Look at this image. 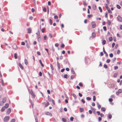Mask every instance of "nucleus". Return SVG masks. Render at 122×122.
Returning a JSON list of instances; mask_svg holds the SVG:
<instances>
[{
  "label": "nucleus",
  "mask_w": 122,
  "mask_h": 122,
  "mask_svg": "<svg viewBox=\"0 0 122 122\" xmlns=\"http://www.w3.org/2000/svg\"><path fill=\"white\" fill-rule=\"evenodd\" d=\"M98 8L99 10H100V11L101 12H102V9L100 7H98Z\"/></svg>",
  "instance_id": "72a5a7b5"
},
{
  "label": "nucleus",
  "mask_w": 122,
  "mask_h": 122,
  "mask_svg": "<svg viewBox=\"0 0 122 122\" xmlns=\"http://www.w3.org/2000/svg\"><path fill=\"white\" fill-rule=\"evenodd\" d=\"M114 69L115 70H116L117 69H118V67L117 66H114Z\"/></svg>",
  "instance_id": "8fccbe9b"
},
{
  "label": "nucleus",
  "mask_w": 122,
  "mask_h": 122,
  "mask_svg": "<svg viewBox=\"0 0 122 122\" xmlns=\"http://www.w3.org/2000/svg\"><path fill=\"white\" fill-rule=\"evenodd\" d=\"M39 63H40L41 64V66H42L43 67H44V65L42 63V62H41V60H39Z\"/></svg>",
  "instance_id": "f3484780"
},
{
  "label": "nucleus",
  "mask_w": 122,
  "mask_h": 122,
  "mask_svg": "<svg viewBox=\"0 0 122 122\" xmlns=\"http://www.w3.org/2000/svg\"><path fill=\"white\" fill-rule=\"evenodd\" d=\"M11 112V110L10 108H9L7 110L6 113L8 115L10 114Z\"/></svg>",
  "instance_id": "39448f33"
},
{
  "label": "nucleus",
  "mask_w": 122,
  "mask_h": 122,
  "mask_svg": "<svg viewBox=\"0 0 122 122\" xmlns=\"http://www.w3.org/2000/svg\"><path fill=\"white\" fill-rule=\"evenodd\" d=\"M6 101V98L5 97H4L3 99L2 102L3 103L5 102Z\"/></svg>",
  "instance_id": "ddd939ff"
},
{
  "label": "nucleus",
  "mask_w": 122,
  "mask_h": 122,
  "mask_svg": "<svg viewBox=\"0 0 122 122\" xmlns=\"http://www.w3.org/2000/svg\"><path fill=\"white\" fill-rule=\"evenodd\" d=\"M92 25L93 28H94L96 26V24L95 22L94 21H92Z\"/></svg>",
  "instance_id": "7ed1b4c3"
},
{
  "label": "nucleus",
  "mask_w": 122,
  "mask_h": 122,
  "mask_svg": "<svg viewBox=\"0 0 122 122\" xmlns=\"http://www.w3.org/2000/svg\"><path fill=\"white\" fill-rule=\"evenodd\" d=\"M67 74H65V75H64V77L65 78L67 79Z\"/></svg>",
  "instance_id": "864d4df0"
},
{
  "label": "nucleus",
  "mask_w": 122,
  "mask_h": 122,
  "mask_svg": "<svg viewBox=\"0 0 122 122\" xmlns=\"http://www.w3.org/2000/svg\"><path fill=\"white\" fill-rule=\"evenodd\" d=\"M49 23L50 25H52V22L51 20L50 19L49 20Z\"/></svg>",
  "instance_id": "cd10ccee"
},
{
  "label": "nucleus",
  "mask_w": 122,
  "mask_h": 122,
  "mask_svg": "<svg viewBox=\"0 0 122 122\" xmlns=\"http://www.w3.org/2000/svg\"><path fill=\"white\" fill-rule=\"evenodd\" d=\"M63 62L64 63V64H66L67 63L68 64H69V62L68 61V60L66 59L64 60H63Z\"/></svg>",
  "instance_id": "20e7f679"
},
{
  "label": "nucleus",
  "mask_w": 122,
  "mask_h": 122,
  "mask_svg": "<svg viewBox=\"0 0 122 122\" xmlns=\"http://www.w3.org/2000/svg\"><path fill=\"white\" fill-rule=\"evenodd\" d=\"M45 114L46 115H49L50 116H52V114H51L48 112H45Z\"/></svg>",
  "instance_id": "423d86ee"
},
{
  "label": "nucleus",
  "mask_w": 122,
  "mask_h": 122,
  "mask_svg": "<svg viewBox=\"0 0 122 122\" xmlns=\"http://www.w3.org/2000/svg\"><path fill=\"white\" fill-rule=\"evenodd\" d=\"M86 99L90 101L91 99V98L89 97H87L86 98Z\"/></svg>",
  "instance_id": "ea45409f"
},
{
  "label": "nucleus",
  "mask_w": 122,
  "mask_h": 122,
  "mask_svg": "<svg viewBox=\"0 0 122 122\" xmlns=\"http://www.w3.org/2000/svg\"><path fill=\"white\" fill-rule=\"evenodd\" d=\"M35 117L36 122H38L36 116H35Z\"/></svg>",
  "instance_id": "79ce46f5"
},
{
  "label": "nucleus",
  "mask_w": 122,
  "mask_h": 122,
  "mask_svg": "<svg viewBox=\"0 0 122 122\" xmlns=\"http://www.w3.org/2000/svg\"><path fill=\"white\" fill-rule=\"evenodd\" d=\"M113 99L112 98H109V102H112L113 101Z\"/></svg>",
  "instance_id": "13d9d810"
},
{
  "label": "nucleus",
  "mask_w": 122,
  "mask_h": 122,
  "mask_svg": "<svg viewBox=\"0 0 122 122\" xmlns=\"http://www.w3.org/2000/svg\"><path fill=\"white\" fill-rule=\"evenodd\" d=\"M57 66H58L59 69L60 67V65L59 63L58 62V61H57Z\"/></svg>",
  "instance_id": "2f4dec72"
},
{
  "label": "nucleus",
  "mask_w": 122,
  "mask_h": 122,
  "mask_svg": "<svg viewBox=\"0 0 122 122\" xmlns=\"http://www.w3.org/2000/svg\"><path fill=\"white\" fill-rule=\"evenodd\" d=\"M109 56L111 57H112L113 56V55L112 53H111L109 55Z\"/></svg>",
  "instance_id": "c03bdc74"
},
{
  "label": "nucleus",
  "mask_w": 122,
  "mask_h": 122,
  "mask_svg": "<svg viewBox=\"0 0 122 122\" xmlns=\"http://www.w3.org/2000/svg\"><path fill=\"white\" fill-rule=\"evenodd\" d=\"M81 101L84 104L85 103V101L83 99H82L81 100Z\"/></svg>",
  "instance_id": "3c124183"
},
{
  "label": "nucleus",
  "mask_w": 122,
  "mask_h": 122,
  "mask_svg": "<svg viewBox=\"0 0 122 122\" xmlns=\"http://www.w3.org/2000/svg\"><path fill=\"white\" fill-rule=\"evenodd\" d=\"M92 37H94L96 36V34L95 33L93 32L92 34Z\"/></svg>",
  "instance_id": "4be33fe9"
},
{
  "label": "nucleus",
  "mask_w": 122,
  "mask_h": 122,
  "mask_svg": "<svg viewBox=\"0 0 122 122\" xmlns=\"http://www.w3.org/2000/svg\"><path fill=\"white\" fill-rule=\"evenodd\" d=\"M103 28L104 31H106L107 30L106 27L105 26H104L103 27Z\"/></svg>",
  "instance_id": "a18cd8bd"
},
{
  "label": "nucleus",
  "mask_w": 122,
  "mask_h": 122,
  "mask_svg": "<svg viewBox=\"0 0 122 122\" xmlns=\"http://www.w3.org/2000/svg\"><path fill=\"white\" fill-rule=\"evenodd\" d=\"M49 104V103L48 102H47L46 104L45 105V107H47Z\"/></svg>",
  "instance_id": "bb28decb"
},
{
  "label": "nucleus",
  "mask_w": 122,
  "mask_h": 122,
  "mask_svg": "<svg viewBox=\"0 0 122 122\" xmlns=\"http://www.w3.org/2000/svg\"><path fill=\"white\" fill-rule=\"evenodd\" d=\"M112 37H110L109 38V40L110 41H111L112 40Z\"/></svg>",
  "instance_id": "c9c22d12"
},
{
  "label": "nucleus",
  "mask_w": 122,
  "mask_h": 122,
  "mask_svg": "<svg viewBox=\"0 0 122 122\" xmlns=\"http://www.w3.org/2000/svg\"><path fill=\"white\" fill-rule=\"evenodd\" d=\"M79 85L80 86L82 87L83 86V84L81 83H80Z\"/></svg>",
  "instance_id": "69168bd1"
},
{
  "label": "nucleus",
  "mask_w": 122,
  "mask_h": 122,
  "mask_svg": "<svg viewBox=\"0 0 122 122\" xmlns=\"http://www.w3.org/2000/svg\"><path fill=\"white\" fill-rule=\"evenodd\" d=\"M75 76L74 75H72L71 76V79H72Z\"/></svg>",
  "instance_id": "bf43d9fd"
},
{
  "label": "nucleus",
  "mask_w": 122,
  "mask_h": 122,
  "mask_svg": "<svg viewBox=\"0 0 122 122\" xmlns=\"http://www.w3.org/2000/svg\"><path fill=\"white\" fill-rule=\"evenodd\" d=\"M27 30L28 31V33L30 34L31 32V30L30 28H28L27 29Z\"/></svg>",
  "instance_id": "9b49d317"
},
{
  "label": "nucleus",
  "mask_w": 122,
  "mask_h": 122,
  "mask_svg": "<svg viewBox=\"0 0 122 122\" xmlns=\"http://www.w3.org/2000/svg\"><path fill=\"white\" fill-rule=\"evenodd\" d=\"M10 118V117L9 116L5 117L4 119V121L5 122H7Z\"/></svg>",
  "instance_id": "f257e3e1"
},
{
  "label": "nucleus",
  "mask_w": 122,
  "mask_h": 122,
  "mask_svg": "<svg viewBox=\"0 0 122 122\" xmlns=\"http://www.w3.org/2000/svg\"><path fill=\"white\" fill-rule=\"evenodd\" d=\"M15 120L14 119H12L10 122H15Z\"/></svg>",
  "instance_id": "774afa93"
},
{
  "label": "nucleus",
  "mask_w": 122,
  "mask_h": 122,
  "mask_svg": "<svg viewBox=\"0 0 122 122\" xmlns=\"http://www.w3.org/2000/svg\"><path fill=\"white\" fill-rule=\"evenodd\" d=\"M103 51L104 53L105 54H106V55H105L106 56V57H107L108 56V55L107 53L106 52V51H105L104 47H103Z\"/></svg>",
  "instance_id": "0eeeda50"
},
{
  "label": "nucleus",
  "mask_w": 122,
  "mask_h": 122,
  "mask_svg": "<svg viewBox=\"0 0 122 122\" xmlns=\"http://www.w3.org/2000/svg\"><path fill=\"white\" fill-rule=\"evenodd\" d=\"M117 20L119 21L122 22V17L118 15L117 17Z\"/></svg>",
  "instance_id": "f03ea898"
},
{
  "label": "nucleus",
  "mask_w": 122,
  "mask_h": 122,
  "mask_svg": "<svg viewBox=\"0 0 122 122\" xmlns=\"http://www.w3.org/2000/svg\"><path fill=\"white\" fill-rule=\"evenodd\" d=\"M97 107L99 109H100L101 107V105H100L98 102H97Z\"/></svg>",
  "instance_id": "9d476101"
},
{
  "label": "nucleus",
  "mask_w": 122,
  "mask_h": 122,
  "mask_svg": "<svg viewBox=\"0 0 122 122\" xmlns=\"http://www.w3.org/2000/svg\"><path fill=\"white\" fill-rule=\"evenodd\" d=\"M14 57L15 59H17V54L16 53H15L14 54Z\"/></svg>",
  "instance_id": "c756f323"
},
{
  "label": "nucleus",
  "mask_w": 122,
  "mask_h": 122,
  "mask_svg": "<svg viewBox=\"0 0 122 122\" xmlns=\"http://www.w3.org/2000/svg\"><path fill=\"white\" fill-rule=\"evenodd\" d=\"M73 119L74 118L72 117H71L70 118V120L71 121H73Z\"/></svg>",
  "instance_id": "680f3d73"
},
{
  "label": "nucleus",
  "mask_w": 122,
  "mask_h": 122,
  "mask_svg": "<svg viewBox=\"0 0 122 122\" xmlns=\"http://www.w3.org/2000/svg\"><path fill=\"white\" fill-rule=\"evenodd\" d=\"M61 46L62 48H64L65 47L64 45L63 44H62L61 45Z\"/></svg>",
  "instance_id": "6e6d98bb"
},
{
  "label": "nucleus",
  "mask_w": 122,
  "mask_h": 122,
  "mask_svg": "<svg viewBox=\"0 0 122 122\" xmlns=\"http://www.w3.org/2000/svg\"><path fill=\"white\" fill-rule=\"evenodd\" d=\"M48 100L49 102H51L52 101V99H51L49 96H48Z\"/></svg>",
  "instance_id": "393cba45"
},
{
  "label": "nucleus",
  "mask_w": 122,
  "mask_h": 122,
  "mask_svg": "<svg viewBox=\"0 0 122 122\" xmlns=\"http://www.w3.org/2000/svg\"><path fill=\"white\" fill-rule=\"evenodd\" d=\"M112 117V115L111 114H109L108 116V117L109 119H111Z\"/></svg>",
  "instance_id": "412c9836"
},
{
  "label": "nucleus",
  "mask_w": 122,
  "mask_h": 122,
  "mask_svg": "<svg viewBox=\"0 0 122 122\" xmlns=\"http://www.w3.org/2000/svg\"><path fill=\"white\" fill-rule=\"evenodd\" d=\"M102 118L101 117H99L98 118V121L100 122L102 120Z\"/></svg>",
  "instance_id": "338daca9"
},
{
  "label": "nucleus",
  "mask_w": 122,
  "mask_h": 122,
  "mask_svg": "<svg viewBox=\"0 0 122 122\" xmlns=\"http://www.w3.org/2000/svg\"><path fill=\"white\" fill-rule=\"evenodd\" d=\"M5 110V108L4 107H2L1 109V111L2 112H3Z\"/></svg>",
  "instance_id": "473e14b6"
},
{
  "label": "nucleus",
  "mask_w": 122,
  "mask_h": 122,
  "mask_svg": "<svg viewBox=\"0 0 122 122\" xmlns=\"http://www.w3.org/2000/svg\"><path fill=\"white\" fill-rule=\"evenodd\" d=\"M0 80L1 81V83L2 84V86H4V83L3 81V79H0Z\"/></svg>",
  "instance_id": "5701e85b"
},
{
  "label": "nucleus",
  "mask_w": 122,
  "mask_h": 122,
  "mask_svg": "<svg viewBox=\"0 0 122 122\" xmlns=\"http://www.w3.org/2000/svg\"><path fill=\"white\" fill-rule=\"evenodd\" d=\"M9 106V104L8 103H6L5 104L4 106V107L5 108H7Z\"/></svg>",
  "instance_id": "dca6fc26"
},
{
  "label": "nucleus",
  "mask_w": 122,
  "mask_h": 122,
  "mask_svg": "<svg viewBox=\"0 0 122 122\" xmlns=\"http://www.w3.org/2000/svg\"><path fill=\"white\" fill-rule=\"evenodd\" d=\"M45 31V29L44 28H43L41 30V31L42 33L44 32Z\"/></svg>",
  "instance_id": "e2e57ef3"
},
{
  "label": "nucleus",
  "mask_w": 122,
  "mask_h": 122,
  "mask_svg": "<svg viewBox=\"0 0 122 122\" xmlns=\"http://www.w3.org/2000/svg\"><path fill=\"white\" fill-rule=\"evenodd\" d=\"M43 10L44 11L46 12V8L45 7H43Z\"/></svg>",
  "instance_id": "e433bc0d"
},
{
  "label": "nucleus",
  "mask_w": 122,
  "mask_h": 122,
  "mask_svg": "<svg viewBox=\"0 0 122 122\" xmlns=\"http://www.w3.org/2000/svg\"><path fill=\"white\" fill-rule=\"evenodd\" d=\"M104 67L106 68H107L108 66L107 65L104 64Z\"/></svg>",
  "instance_id": "09e8293b"
},
{
  "label": "nucleus",
  "mask_w": 122,
  "mask_h": 122,
  "mask_svg": "<svg viewBox=\"0 0 122 122\" xmlns=\"http://www.w3.org/2000/svg\"><path fill=\"white\" fill-rule=\"evenodd\" d=\"M25 64L27 65L28 63L27 61V60L26 59H25Z\"/></svg>",
  "instance_id": "49530a36"
},
{
  "label": "nucleus",
  "mask_w": 122,
  "mask_h": 122,
  "mask_svg": "<svg viewBox=\"0 0 122 122\" xmlns=\"http://www.w3.org/2000/svg\"><path fill=\"white\" fill-rule=\"evenodd\" d=\"M118 92L120 93H121L122 92V90L121 89H119L118 90Z\"/></svg>",
  "instance_id": "5fc2aeb1"
},
{
  "label": "nucleus",
  "mask_w": 122,
  "mask_h": 122,
  "mask_svg": "<svg viewBox=\"0 0 122 122\" xmlns=\"http://www.w3.org/2000/svg\"><path fill=\"white\" fill-rule=\"evenodd\" d=\"M50 65L51 68L52 70H54V68H53V66L52 65V64H50Z\"/></svg>",
  "instance_id": "a878e982"
},
{
  "label": "nucleus",
  "mask_w": 122,
  "mask_h": 122,
  "mask_svg": "<svg viewBox=\"0 0 122 122\" xmlns=\"http://www.w3.org/2000/svg\"><path fill=\"white\" fill-rule=\"evenodd\" d=\"M62 121L64 122H66V120L64 118H62Z\"/></svg>",
  "instance_id": "7c9ffc66"
},
{
  "label": "nucleus",
  "mask_w": 122,
  "mask_h": 122,
  "mask_svg": "<svg viewBox=\"0 0 122 122\" xmlns=\"http://www.w3.org/2000/svg\"><path fill=\"white\" fill-rule=\"evenodd\" d=\"M106 43V41L105 40H103V41L102 42V44L103 45H105Z\"/></svg>",
  "instance_id": "b1692460"
},
{
  "label": "nucleus",
  "mask_w": 122,
  "mask_h": 122,
  "mask_svg": "<svg viewBox=\"0 0 122 122\" xmlns=\"http://www.w3.org/2000/svg\"><path fill=\"white\" fill-rule=\"evenodd\" d=\"M115 86L113 84H111V86L110 87H109V88H114Z\"/></svg>",
  "instance_id": "2eb2a0df"
},
{
  "label": "nucleus",
  "mask_w": 122,
  "mask_h": 122,
  "mask_svg": "<svg viewBox=\"0 0 122 122\" xmlns=\"http://www.w3.org/2000/svg\"><path fill=\"white\" fill-rule=\"evenodd\" d=\"M101 110L103 111H105L106 110V109L105 107H102L101 108Z\"/></svg>",
  "instance_id": "a211bd4d"
},
{
  "label": "nucleus",
  "mask_w": 122,
  "mask_h": 122,
  "mask_svg": "<svg viewBox=\"0 0 122 122\" xmlns=\"http://www.w3.org/2000/svg\"><path fill=\"white\" fill-rule=\"evenodd\" d=\"M111 24V22L109 20H108L107 21V24L108 25H110Z\"/></svg>",
  "instance_id": "58836bf2"
},
{
  "label": "nucleus",
  "mask_w": 122,
  "mask_h": 122,
  "mask_svg": "<svg viewBox=\"0 0 122 122\" xmlns=\"http://www.w3.org/2000/svg\"><path fill=\"white\" fill-rule=\"evenodd\" d=\"M83 4L85 6H86L87 5V4H86L85 1H83Z\"/></svg>",
  "instance_id": "4c0bfd02"
},
{
  "label": "nucleus",
  "mask_w": 122,
  "mask_h": 122,
  "mask_svg": "<svg viewBox=\"0 0 122 122\" xmlns=\"http://www.w3.org/2000/svg\"><path fill=\"white\" fill-rule=\"evenodd\" d=\"M45 50L47 52V54H49V52H48V50L47 49V48H45Z\"/></svg>",
  "instance_id": "de8ad7c7"
},
{
  "label": "nucleus",
  "mask_w": 122,
  "mask_h": 122,
  "mask_svg": "<svg viewBox=\"0 0 122 122\" xmlns=\"http://www.w3.org/2000/svg\"><path fill=\"white\" fill-rule=\"evenodd\" d=\"M84 111V109L83 108H80L79 109L80 112H82Z\"/></svg>",
  "instance_id": "4468645a"
},
{
  "label": "nucleus",
  "mask_w": 122,
  "mask_h": 122,
  "mask_svg": "<svg viewBox=\"0 0 122 122\" xmlns=\"http://www.w3.org/2000/svg\"><path fill=\"white\" fill-rule=\"evenodd\" d=\"M30 93L34 98L35 97V95L33 93V92L32 91V90H31V92H30Z\"/></svg>",
  "instance_id": "1a4fd4ad"
},
{
  "label": "nucleus",
  "mask_w": 122,
  "mask_h": 122,
  "mask_svg": "<svg viewBox=\"0 0 122 122\" xmlns=\"http://www.w3.org/2000/svg\"><path fill=\"white\" fill-rule=\"evenodd\" d=\"M72 95L73 96V97H74L75 99H76V95L74 94H72Z\"/></svg>",
  "instance_id": "aec40b11"
},
{
  "label": "nucleus",
  "mask_w": 122,
  "mask_h": 122,
  "mask_svg": "<svg viewBox=\"0 0 122 122\" xmlns=\"http://www.w3.org/2000/svg\"><path fill=\"white\" fill-rule=\"evenodd\" d=\"M49 36L50 38H52V34H49Z\"/></svg>",
  "instance_id": "37998d69"
},
{
  "label": "nucleus",
  "mask_w": 122,
  "mask_h": 122,
  "mask_svg": "<svg viewBox=\"0 0 122 122\" xmlns=\"http://www.w3.org/2000/svg\"><path fill=\"white\" fill-rule=\"evenodd\" d=\"M117 8L119 9H120L121 8V7L120 6L118 5H117Z\"/></svg>",
  "instance_id": "f704fd0d"
},
{
  "label": "nucleus",
  "mask_w": 122,
  "mask_h": 122,
  "mask_svg": "<svg viewBox=\"0 0 122 122\" xmlns=\"http://www.w3.org/2000/svg\"><path fill=\"white\" fill-rule=\"evenodd\" d=\"M111 61L109 59H107V61H106V62L107 63H109L110 61Z\"/></svg>",
  "instance_id": "603ef678"
},
{
  "label": "nucleus",
  "mask_w": 122,
  "mask_h": 122,
  "mask_svg": "<svg viewBox=\"0 0 122 122\" xmlns=\"http://www.w3.org/2000/svg\"><path fill=\"white\" fill-rule=\"evenodd\" d=\"M96 97L95 96H93V101H95L96 100Z\"/></svg>",
  "instance_id": "a19ab883"
},
{
  "label": "nucleus",
  "mask_w": 122,
  "mask_h": 122,
  "mask_svg": "<svg viewBox=\"0 0 122 122\" xmlns=\"http://www.w3.org/2000/svg\"><path fill=\"white\" fill-rule=\"evenodd\" d=\"M37 40L39 42H40L41 41V37H38Z\"/></svg>",
  "instance_id": "c85d7f7f"
},
{
  "label": "nucleus",
  "mask_w": 122,
  "mask_h": 122,
  "mask_svg": "<svg viewBox=\"0 0 122 122\" xmlns=\"http://www.w3.org/2000/svg\"><path fill=\"white\" fill-rule=\"evenodd\" d=\"M19 65L20 68L22 70L23 69V67L22 66V65L20 63H19Z\"/></svg>",
  "instance_id": "f8f14e48"
},
{
  "label": "nucleus",
  "mask_w": 122,
  "mask_h": 122,
  "mask_svg": "<svg viewBox=\"0 0 122 122\" xmlns=\"http://www.w3.org/2000/svg\"><path fill=\"white\" fill-rule=\"evenodd\" d=\"M92 8L93 10H95L96 9V5L95 4L93 5L92 7Z\"/></svg>",
  "instance_id": "6e6552de"
},
{
  "label": "nucleus",
  "mask_w": 122,
  "mask_h": 122,
  "mask_svg": "<svg viewBox=\"0 0 122 122\" xmlns=\"http://www.w3.org/2000/svg\"><path fill=\"white\" fill-rule=\"evenodd\" d=\"M105 7L107 9H109V8L107 6V4H106L105 5Z\"/></svg>",
  "instance_id": "052dcab7"
},
{
  "label": "nucleus",
  "mask_w": 122,
  "mask_h": 122,
  "mask_svg": "<svg viewBox=\"0 0 122 122\" xmlns=\"http://www.w3.org/2000/svg\"><path fill=\"white\" fill-rule=\"evenodd\" d=\"M107 11H108V13L110 14H112V11L110 10V8L108 9L107 10Z\"/></svg>",
  "instance_id": "6ab92c4d"
},
{
  "label": "nucleus",
  "mask_w": 122,
  "mask_h": 122,
  "mask_svg": "<svg viewBox=\"0 0 122 122\" xmlns=\"http://www.w3.org/2000/svg\"><path fill=\"white\" fill-rule=\"evenodd\" d=\"M39 75L40 76H42V73L41 71H40L39 72Z\"/></svg>",
  "instance_id": "4d7b16f0"
},
{
  "label": "nucleus",
  "mask_w": 122,
  "mask_h": 122,
  "mask_svg": "<svg viewBox=\"0 0 122 122\" xmlns=\"http://www.w3.org/2000/svg\"><path fill=\"white\" fill-rule=\"evenodd\" d=\"M93 16V15L91 14L90 15H88V17L89 18H90L91 17H92Z\"/></svg>",
  "instance_id": "0e129e2a"
}]
</instances>
